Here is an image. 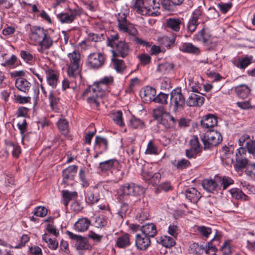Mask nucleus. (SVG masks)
Segmentation results:
<instances>
[{"mask_svg":"<svg viewBox=\"0 0 255 255\" xmlns=\"http://www.w3.org/2000/svg\"><path fill=\"white\" fill-rule=\"evenodd\" d=\"M29 26L28 36L35 45H38L45 49H48L53 45V40L47 29L39 26Z\"/></svg>","mask_w":255,"mask_h":255,"instance_id":"f257e3e1","label":"nucleus"},{"mask_svg":"<svg viewBox=\"0 0 255 255\" xmlns=\"http://www.w3.org/2000/svg\"><path fill=\"white\" fill-rule=\"evenodd\" d=\"M144 192L143 188L133 183H126L121 186L117 197L118 201L123 202L130 201V196H136L142 194Z\"/></svg>","mask_w":255,"mask_h":255,"instance_id":"f03ea898","label":"nucleus"},{"mask_svg":"<svg viewBox=\"0 0 255 255\" xmlns=\"http://www.w3.org/2000/svg\"><path fill=\"white\" fill-rule=\"evenodd\" d=\"M201 140L204 144V149H211L222 142V136L217 130L209 129L201 136Z\"/></svg>","mask_w":255,"mask_h":255,"instance_id":"7ed1b4c3","label":"nucleus"},{"mask_svg":"<svg viewBox=\"0 0 255 255\" xmlns=\"http://www.w3.org/2000/svg\"><path fill=\"white\" fill-rule=\"evenodd\" d=\"M70 64L68 67L67 73L70 77L75 78L80 73V62L81 55L78 52L74 51L68 54Z\"/></svg>","mask_w":255,"mask_h":255,"instance_id":"20e7f679","label":"nucleus"},{"mask_svg":"<svg viewBox=\"0 0 255 255\" xmlns=\"http://www.w3.org/2000/svg\"><path fill=\"white\" fill-rule=\"evenodd\" d=\"M118 21V28L120 31L128 33V34L135 36L137 30L127 19V15L124 13H119L116 15Z\"/></svg>","mask_w":255,"mask_h":255,"instance_id":"39448f33","label":"nucleus"},{"mask_svg":"<svg viewBox=\"0 0 255 255\" xmlns=\"http://www.w3.org/2000/svg\"><path fill=\"white\" fill-rule=\"evenodd\" d=\"M185 103V98L180 89H175L171 92L169 106H173V112L175 113L183 109Z\"/></svg>","mask_w":255,"mask_h":255,"instance_id":"423d86ee","label":"nucleus"},{"mask_svg":"<svg viewBox=\"0 0 255 255\" xmlns=\"http://www.w3.org/2000/svg\"><path fill=\"white\" fill-rule=\"evenodd\" d=\"M68 12H60L56 15V17L61 23H71L77 17H80L83 13L81 8L68 9Z\"/></svg>","mask_w":255,"mask_h":255,"instance_id":"0eeeda50","label":"nucleus"},{"mask_svg":"<svg viewBox=\"0 0 255 255\" xmlns=\"http://www.w3.org/2000/svg\"><path fill=\"white\" fill-rule=\"evenodd\" d=\"M211 36L208 28L203 27L194 35V39L197 41L202 42L207 49L210 50L215 48L217 45L216 41L211 39Z\"/></svg>","mask_w":255,"mask_h":255,"instance_id":"6e6552de","label":"nucleus"},{"mask_svg":"<svg viewBox=\"0 0 255 255\" xmlns=\"http://www.w3.org/2000/svg\"><path fill=\"white\" fill-rule=\"evenodd\" d=\"M105 60V54L101 53H93L88 56L86 64L91 69H97L103 66Z\"/></svg>","mask_w":255,"mask_h":255,"instance_id":"1a4fd4ad","label":"nucleus"},{"mask_svg":"<svg viewBox=\"0 0 255 255\" xmlns=\"http://www.w3.org/2000/svg\"><path fill=\"white\" fill-rule=\"evenodd\" d=\"M236 163L234 165V167L236 171H242L244 169L247 168V167L250 164L248 163L249 160L246 157V150L245 148L240 147L236 153Z\"/></svg>","mask_w":255,"mask_h":255,"instance_id":"9d476101","label":"nucleus"},{"mask_svg":"<svg viewBox=\"0 0 255 255\" xmlns=\"http://www.w3.org/2000/svg\"><path fill=\"white\" fill-rule=\"evenodd\" d=\"M90 90V86L87 88L82 94V97H84L90 94V96L87 98V102L91 106L98 107L100 105V101L102 100L105 96L103 92H99L97 90L96 91H91Z\"/></svg>","mask_w":255,"mask_h":255,"instance_id":"9b49d317","label":"nucleus"},{"mask_svg":"<svg viewBox=\"0 0 255 255\" xmlns=\"http://www.w3.org/2000/svg\"><path fill=\"white\" fill-rule=\"evenodd\" d=\"M100 187L98 185L91 186L87 191L85 196V201L89 205L97 203L100 199Z\"/></svg>","mask_w":255,"mask_h":255,"instance_id":"f8f14e48","label":"nucleus"},{"mask_svg":"<svg viewBox=\"0 0 255 255\" xmlns=\"http://www.w3.org/2000/svg\"><path fill=\"white\" fill-rule=\"evenodd\" d=\"M78 166L76 165H71L62 171V182L61 184L65 188L70 184V182L74 180L77 174Z\"/></svg>","mask_w":255,"mask_h":255,"instance_id":"ddd939ff","label":"nucleus"},{"mask_svg":"<svg viewBox=\"0 0 255 255\" xmlns=\"http://www.w3.org/2000/svg\"><path fill=\"white\" fill-rule=\"evenodd\" d=\"M113 81L114 79L112 76L104 77L99 81L95 82L92 85L90 86L89 90L94 92L96 91V90L99 92H103L105 95L107 87L112 84Z\"/></svg>","mask_w":255,"mask_h":255,"instance_id":"4468645a","label":"nucleus"},{"mask_svg":"<svg viewBox=\"0 0 255 255\" xmlns=\"http://www.w3.org/2000/svg\"><path fill=\"white\" fill-rule=\"evenodd\" d=\"M129 46L128 43L123 41H120L116 45L115 49L112 50L113 56L125 58L129 52Z\"/></svg>","mask_w":255,"mask_h":255,"instance_id":"2eb2a0df","label":"nucleus"},{"mask_svg":"<svg viewBox=\"0 0 255 255\" xmlns=\"http://www.w3.org/2000/svg\"><path fill=\"white\" fill-rule=\"evenodd\" d=\"M66 234L73 241L77 250H83L87 249V240L85 238L74 234L69 231L66 232Z\"/></svg>","mask_w":255,"mask_h":255,"instance_id":"dca6fc26","label":"nucleus"},{"mask_svg":"<svg viewBox=\"0 0 255 255\" xmlns=\"http://www.w3.org/2000/svg\"><path fill=\"white\" fill-rule=\"evenodd\" d=\"M151 241L148 236L142 234H137L135 236V245L137 249L145 250L150 246Z\"/></svg>","mask_w":255,"mask_h":255,"instance_id":"f3484780","label":"nucleus"},{"mask_svg":"<svg viewBox=\"0 0 255 255\" xmlns=\"http://www.w3.org/2000/svg\"><path fill=\"white\" fill-rule=\"evenodd\" d=\"M163 125L166 130L174 129L176 127L177 120L168 112L165 113L162 119L159 122Z\"/></svg>","mask_w":255,"mask_h":255,"instance_id":"a211bd4d","label":"nucleus"},{"mask_svg":"<svg viewBox=\"0 0 255 255\" xmlns=\"http://www.w3.org/2000/svg\"><path fill=\"white\" fill-rule=\"evenodd\" d=\"M217 117L211 114L205 116L200 121V126L205 128H212L217 126Z\"/></svg>","mask_w":255,"mask_h":255,"instance_id":"6ab92c4d","label":"nucleus"},{"mask_svg":"<svg viewBox=\"0 0 255 255\" xmlns=\"http://www.w3.org/2000/svg\"><path fill=\"white\" fill-rule=\"evenodd\" d=\"M108 149V141L107 138L101 136H96L95 137V142L94 145V150L95 152H99L103 154Z\"/></svg>","mask_w":255,"mask_h":255,"instance_id":"aec40b11","label":"nucleus"},{"mask_svg":"<svg viewBox=\"0 0 255 255\" xmlns=\"http://www.w3.org/2000/svg\"><path fill=\"white\" fill-rule=\"evenodd\" d=\"M205 98L202 95L191 93L186 100V104L189 107H200L204 103Z\"/></svg>","mask_w":255,"mask_h":255,"instance_id":"412c9836","label":"nucleus"},{"mask_svg":"<svg viewBox=\"0 0 255 255\" xmlns=\"http://www.w3.org/2000/svg\"><path fill=\"white\" fill-rule=\"evenodd\" d=\"M46 80L48 85L53 89L56 87L59 75L57 72L53 69H48L45 71Z\"/></svg>","mask_w":255,"mask_h":255,"instance_id":"4be33fe9","label":"nucleus"},{"mask_svg":"<svg viewBox=\"0 0 255 255\" xmlns=\"http://www.w3.org/2000/svg\"><path fill=\"white\" fill-rule=\"evenodd\" d=\"M183 23V18L170 17L166 19V26L175 32H178Z\"/></svg>","mask_w":255,"mask_h":255,"instance_id":"5701e85b","label":"nucleus"},{"mask_svg":"<svg viewBox=\"0 0 255 255\" xmlns=\"http://www.w3.org/2000/svg\"><path fill=\"white\" fill-rule=\"evenodd\" d=\"M141 234L148 236V238L155 237L157 233L156 226L153 223H148L142 225L140 228Z\"/></svg>","mask_w":255,"mask_h":255,"instance_id":"b1692460","label":"nucleus"},{"mask_svg":"<svg viewBox=\"0 0 255 255\" xmlns=\"http://www.w3.org/2000/svg\"><path fill=\"white\" fill-rule=\"evenodd\" d=\"M133 7L138 13L142 15H154V12L151 11L150 8L144 6L143 0H135Z\"/></svg>","mask_w":255,"mask_h":255,"instance_id":"393cba45","label":"nucleus"},{"mask_svg":"<svg viewBox=\"0 0 255 255\" xmlns=\"http://www.w3.org/2000/svg\"><path fill=\"white\" fill-rule=\"evenodd\" d=\"M119 163L116 159H111L99 163L98 168L103 172L117 168Z\"/></svg>","mask_w":255,"mask_h":255,"instance_id":"a878e982","label":"nucleus"},{"mask_svg":"<svg viewBox=\"0 0 255 255\" xmlns=\"http://www.w3.org/2000/svg\"><path fill=\"white\" fill-rule=\"evenodd\" d=\"M185 195L191 202L197 203L201 197V193L195 188H190L186 190Z\"/></svg>","mask_w":255,"mask_h":255,"instance_id":"bb28decb","label":"nucleus"},{"mask_svg":"<svg viewBox=\"0 0 255 255\" xmlns=\"http://www.w3.org/2000/svg\"><path fill=\"white\" fill-rule=\"evenodd\" d=\"M180 51L196 55L200 53V48L194 45L192 43L185 42L183 43L179 48Z\"/></svg>","mask_w":255,"mask_h":255,"instance_id":"cd10ccee","label":"nucleus"},{"mask_svg":"<svg viewBox=\"0 0 255 255\" xmlns=\"http://www.w3.org/2000/svg\"><path fill=\"white\" fill-rule=\"evenodd\" d=\"M235 91L237 96L242 99L247 98L251 94L250 88L245 84H241L235 87Z\"/></svg>","mask_w":255,"mask_h":255,"instance_id":"c85d7f7f","label":"nucleus"},{"mask_svg":"<svg viewBox=\"0 0 255 255\" xmlns=\"http://www.w3.org/2000/svg\"><path fill=\"white\" fill-rule=\"evenodd\" d=\"M155 94V89L150 86H146L140 91L141 98L146 101H153Z\"/></svg>","mask_w":255,"mask_h":255,"instance_id":"c756f323","label":"nucleus"},{"mask_svg":"<svg viewBox=\"0 0 255 255\" xmlns=\"http://www.w3.org/2000/svg\"><path fill=\"white\" fill-rule=\"evenodd\" d=\"M15 85L18 90L24 93H27L29 91L31 85L26 79L22 77L16 79Z\"/></svg>","mask_w":255,"mask_h":255,"instance_id":"7c9ffc66","label":"nucleus"},{"mask_svg":"<svg viewBox=\"0 0 255 255\" xmlns=\"http://www.w3.org/2000/svg\"><path fill=\"white\" fill-rule=\"evenodd\" d=\"M91 222L87 218L80 219L74 225L75 229L78 232H84L88 230Z\"/></svg>","mask_w":255,"mask_h":255,"instance_id":"2f4dec72","label":"nucleus"},{"mask_svg":"<svg viewBox=\"0 0 255 255\" xmlns=\"http://www.w3.org/2000/svg\"><path fill=\"white\" fill-rule=\"evenodd\" d=\"M130 235L124 234L120 236L117 240L116 245L119 248H126L130 245Z\"/></svg>","mask_w":255,"mask_h":255,"instance_id":"473e14b6","label":"nucleus"},{"mask_svg":"<svg viewBox=\"0 0 255 255\" xmlns=\"http://www.w3.org/2000/svg\"><path fill=\"white\" fill-rule=\"evenodd\" d=\"M230 192L232 197L238 200L244 201H248L249 199V197L239 188H232L230 190Z\"/></svg>","mask_w":255,"mask_h":255,"instance_id":"72a5a7b5","label":"nucleus"},{"mask_svg":"<svg viewBox=\"0 0 255 255\" xmlns=\"http://www.w3.org/2000/svg\"><path fill=\"white\" fill-rule=\"evenodd\" d=\"M157 242L161 244L163 246L169 248L174 246L175 245V240L173 238L164 236L156 238Z\"/></svg>","mask_w":255,"mask_h":255,"instance_id":"f704fd0d","label":"nucleus"},{"mask_svg":"<svg viewBox=\"0 0 255 255\" xmlns=\"http://www.w3.org/2000/svg\"><path fill=\"white\" fill-rule=\"evenodd\" d=\"M128 126L133 129H141L145 128L144 123L140 119L132 116L129 120Z\"/></svg>","mask_w":255,"mask_h":255,"instance_id":"c9c22d12","label":"nucleus"},{"mask_svg":"<svg viewBox=\"0 0 255 255\" xmlns=\"http://www.w3.org/2000/svg\"><path fill=\"white\" fill-rule=\"evenodd\" d=\"M6 147H12V154L13 157L18 158L21 153L20 146L17 143H14L10 140H4Z\"/></svg>","mask_w":255,"mask_h":255,"instance_id":"e433bc0d","label":"nucleus"},{"mask_svg":"<svg viewBox=\"0 0 255 255\" xmlns=\"http://www.w3.org/2000/svg\"><path fill=\"white\" fill-rule=\"evenodd\" d=\"M145 153L150 155H157L159 154L158 145L153 140H150L148 142Z\"/></svg>","mask_w":255,"mask_h":255,"instance_id":"4c0bfd02","label":"nucleus"},{"mask_svg":"<svg viewBox=\"0 0 255 255\" xmlns=\"http://www.w3.org/2000/svg\"><path fill=\"white\" fill-rule=\"evenodd\" d=\"M203 188L209 192H213L217 187L216 182L212 179H205L202 183Z\"/></svg>","mask_w":255,"mask_h":255,"instance_id":"58836bf2","label":"nucleus"},{"mask_svg":"<svg viewBox=\"0 0 255 255\" xmlns=\"http://www.w3.org/2000/svg\"><path fill=\"white\" fill-rule=\"evenodd\" d=\"M253 58L252 56H248L246 55L238 61L236 66L241 69H245L252 63Z\"/></svg>","mask_w":255,"mask_h":255,"instance_id":"ea45409f","label":"nucleus"},{"mask_svg":"<svg viewBox=\"0 0 255 255\" xmlns=\"http://www.w3.org/2000/svg\"><path fill=\"white\" fill-rule=\"evenodd\" d=\"M216 178L217 179L222 181L221 185L223 186V189L226 190L229 186L232 185L234 183V181L230 177L224 176L223 177L216 175Z\"/></svg>","mask_w":255,"mask_h":255,"instance_id":"a19ab883","label":"nucleus"},{"mask_svg":"<svg viewBox=\"0 0 255 255\" xmlns=\"http://www.w3.org/2000/svg\"><path fill=\"white\" fill-rule=\"evenodd\" d=\"M121 203L120 208L118 211V215L122 218H123L126 217V214L129 210V202L126 201H123V202L118 201Z\"/></svg>","mask_w":255,"mask_h":255,"instance_id":"79ce46f5","label":"nucleus"},{"mask_svg":"<svg viewBox=\"0 0 255 255\" xmlns=\"http://www.w3.org/2000/svg\"><path fill=\"white\" fill-rule=\"evenodd\" d=\"M174 64L168 62L160 64L157 67V71L163 74L167 73L174 68Z\"/></svg>","mask_w":255,"mask_h":255,"instance_id":"37998d69","label":"nucleus"},{"mask_svg":"<svg viewBox=\"0 0 255 255\" xmlns=\"http://www.w3.org/2000/svg\"><path fill=\"white\" fill-rule=\"evenodd\" d=\"M114 67L117 72L122 73L126 68L124 60L117 58H113Z\"/></svg>","mask_w":255,"mask_h":255,"instance_id":"c03bdc74","label":"nucleus"},{"mask_svg":"<svg viewBox=\"0 0 255 255\" xmlns=\"http://www.w3.org/2000/svg\"><path fill=\"white\" fill-rule=\"evenodd\" d=\"M59 130L62 134H67L68 131V122L65 119H60L57 124Z\"/></svg>","mask_w":255,"mask_h":255,"instance_id":"a18cd8bd","label":"nucleus"},{"mask_svg":"<svg viewBox=\"0 0 255 255\" xmlns=\"http://www.w3.org/2000/svg\"><path fill=\"white\" fill-rule=\"evenodd\" d=\"M175 162L176 161L173 163V164L179 170H182L191 166L190 162L185 159L178 160L176 163H175Z\"/></svg>","mask_w":255,"mask_h":255,"instance_id":"49530a36","label":"nucleus"},{"mask_svg":"<svg viewBox=\"0 0 255 255\" xmlns=\"http://www.w3.org/2000/svg\"><path fill=\"white\" fill-rule=\"evenodd\" d=\"M197 231L199 235L202 238L207 239L212 233V229L205 226H199L197 228Z\"/></svg>","mask_w":255,"mask_h":255,"instance_id":"de8ad7c7","label":"nucleus"},{"mask_svg":"<svg viewBox=\"0 0 255 255\" xmlns=\"http://www.w3.org/2000/svg\"><path fill=\"white\" fill-rule=\"evenodd\" d=\"M119 35L118 33L111 34L107 37V45L112 48L116 47V45L119 41Z\"/></svg>","mask_w":255,"mask_h":255,"instance_id":"09e8293b","label":"nucleus"},{"mask_svg":"<svg viewBox=\"0 0 255 255\" xmlns=\"http://www.w3.org/2000/svg\"><path fill=\"white\" fill-rule=\"evenodd\" d=\"M105 39L104 34H98L94 33H89L88 35L87 40L91 42H98Z\"/></svg>","mask_w":255,"mask_h":255,"instance_id":"8fccbe9b","label":"nucleus"},{"mask_svg":"<svg viewBox=\"0 0 255 255\" xmlns=\"http://www.w3.org/2000/svg\"><path fill=\"white\" fill-rule=\"evenodd\" d=\"M168 99V94L160 92L156 97L153 99V101L156 103L166 105L167 104Z\"/></svg>","mask_w":255,"mask_h":255,"instance_id":"3c124183","label":"nucleus"},{"mask_svg":"<svg viewBox=\"0 0 255 255\" xmlns=\"http://www.w3.org/2000/svg\"><path fill=\"white\" fill-rule=\"evenodd\" d=\"M190 248L192 253L196 255H202L205 252V247L203 246H200L195 243L191 244Z\"/></svg>","mask_w":255,"mask_h":255,"instance_id":"603ef678","label":"nucleus"},{"mask_svg":"<svg viewBox=\"0 0 255 255\" xmlns=\"http://www.w3.org/2000/svg\"><path fill=\"white\" fill-rule=\"evenodd\" d=\"M78 197V193L76 191L69 192L67 190L62 191V197L67 200L71 201L72 199H76Z\"/></svg>","mask_w":255,"mask_h":255,"instance_id":"864d4df0","label":"nucleus"},{"mask_svg":"<svg viewBox=\"0 0 255 255\" xmlns=\"http://www.w3.org/2000/svg\"><path fill=\"white\" fill-rule=\"evenodd\" d=\"M245 174L251 179L255 181V164H250L245 170Z\"/></svg>","mask_w":255,"mask_h":255,"instance_id":"5fc2aeb1","label":"nucleus"},{"mask_svg":"<svg viewBox=\"0 0 255 255\" xmlns=\"http://www.w3.org/2000/svg\"><path fill=\"white\" fill-rule=\"evenodd\" d=\"M191 148L197 152H201L202 146H201L197 136H194L190 141Z\"/></svg>","mask_w":255,"mask_h":255,"instance_id":"6e6d98bb","label":"nucleus"},{"mask_svg":"<svg viewBox=\"0 0 255 255\" xmlns=\"http://www.w3.org/2000/svg\"><path fill=\"white\" fill-rule=\"evenodd\" d=\"M113 120L120 127H123L124 126L123 120V113L121 111H118L113 114Z\"/></svg>","mask_w":255,"mask_h":255,"instance_id":"4d7b16f0","label":"nucleus"},{"mask_svg":"<svg viewBox=\"0 0 255 255\" xmlns=\"http://www.w3.org/2000/svg\"><path fill=\"white\" fill-rule=\"evenodd\" d=\"M47 209L43 206H38L35 208L34 215L37 217H44L47 214Z\"/></svg>","mask_w":255,"mask_h":255,"instance_id":"13d9d810","label":"nucleus"},{"mask_svg":"<svg viewBox=\"0 0 255 255\" xmlns=\"http://www.w3.org/2000/svg\"><path fill=\"white\" fill-rule=\"evenodd\" d=\"M184 1V0H169L164 8L167 10H170L174 6L181 5Z\"/></svg>","mask_w":255,"mask_h":255,"instance_id":"bf43d9fd","label":"nucleus"},{"mask_svg":"<svg viewBox=\"0 0 255 255\" xmlns=\"http://www.w3.org/2000/svg\"><path fill=\"white\" fill-rule=\"evenodd\" d=\"M163 107H160L153 111V117L156 120L160 121L162 119L163 115L167 113Z\"/></svg>","mask_w":255,"mask_h":255,"instance_id":"052dcab7","label":"nucleus"},{"mask_svg":"<svg viewBox=\"0 0 255 255\" xmlns=\"http://www.w3.org/2000/svg\"><path fill=\"white\" fill-rule=\"evenodd\" d=\"M79 177L83 187H87L89 186V183L86 178L85 170L84 169L81 168L80 170Z\"/></svg>","mask_w":255,"mask_h":255,"instance_id":"680f3d73","label":"nucleus"},{"mask_svg":"<svg viewBox=\"0 0 255 255\" xmlns=\"http://www.w3.org/2000/svg\"><path fill=\"white\" fill-rule=\"evenodd\" d=\"M137 57L139 60L140 62V63L143 66H145L147 64H148L151 61L150 56L145 53L141 54L137 56Z\"/></svg>","mask_w":255,"mask_h":255,"instance_id":"e2e57ef3","label":"nucleus"},{"mask_svg":"<svg viewBox=\"0 0 255 255\" xmlns=\"http://www.w3.org/2000/svg\"><path fill=\"white\" fill-rule=\"evenodd\" d=\"M199 24V22H198V20L191 17V18L189 20L187 28L189 31L192 33L196 30Z\"/></svg>","mask_w":255,"mask_h":255,"instance_id":"0e129e2a","label":"nucleus"},{"mask_svg":"<svg viewBox=\"0 0 255 255\" xmlns=\"http://www.w3.org/2000/svg\"><path fill=\"white\" fill-rule=\"evenodd\" d=\"M246 150L250 154L255 153V141L250 140L246 142V146L244 147Z\"/></svg>","mask_w":255,"mask_h":255,"instance_id":"69168bd1","label":"nucleus"},{"mask_svg":"<svg viewBox=\"0 0 255 255\" xmlns=\"http://www.w3.org/2000/svg\"><path fill=\"white\" fill-rule=\"evenodd\" d=\"M157 189L162 190L164 192H168L173 189L171 183L169 181H165L158 186Z\"/></svg>","mask_w":255,"mask_h":255,"instance_id":"338daca9","label":"nucleus"},{"mask_svg":"<svg viewBox=\"0 0 255 255\" xmlns=\"http://www.w3.org/2000/svg\"><path fill=\"white\" fill-rule=\"evenodd\" d=\"M237 106L243 110L252 109L254 108V106L251 105L250 101H246L243 102H238L236 103Z\"/></svg>","mask_w":255,"mask_h":255,"instance_id":"774afa93","label":"nucleus"}]
</instances>
